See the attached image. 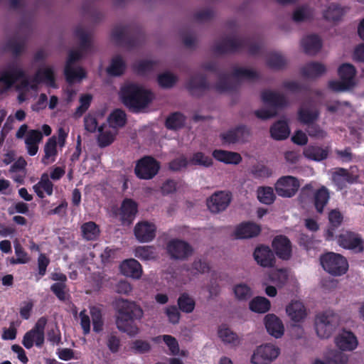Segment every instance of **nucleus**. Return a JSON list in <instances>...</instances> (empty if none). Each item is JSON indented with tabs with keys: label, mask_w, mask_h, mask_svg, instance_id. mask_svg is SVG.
Here are the masks:
<instances>
[{
	"label": "nucleus",
	"mask_w": 364,
	"mask_h": 364,
	"mask_svg": "<svg viewBox=\"0 0 364 364\" xmlns=\"http://www.w3.org/2000/svg\"><path fill=\"white\" fill-rule=\"evenodd\" d=\"M320 263L327 273L334 277L345 274L349 267L348 260L344 256L333 252L321 255Z\"/></svg>",
	"instance_id": "nucleus-4"
},
{
	"label": "nucleus",
	"mask_w": 364,
	"mask_h": 364,
	"mask_svg": "<svg viewBox=\"0 0 364 364\" xmlns=\"http://www.w3.org/2000/svg\"><path fill=\"white\" fill-rule=\"evenodd\" d=\"M151 344L149 341L136 339L130 343V350L135 354H144L151 350Z\"/></svg>",
	"instance_id": "nucleus-56"
},
{
	"label": "nucleus",
	"mask_w": 364,
	"mask_h": 364,
	"mask_svg": "<svg viewBox=\"0 0 364 364\" xmlns=\"http://www.w3.org/2000/svg\"><path fill=\"white\" fill-rule=\"evenodd\" d=\"M177 304L179 310L186 314L193 312L196 306L194 299L187 293H183L179 296Z\"/></svg>",
	"instance_id": "nucleus-48"
},
{
	"label": "nucleus",
	"mask_w": 364,
	"mask_h": 364,
	"mask_svg": "<svg viewBox=\"0 0 364 364\" xmlns=\"http://www.w3.org/2000/svg\"><path fill=\"white\" fill-rule=\"evenodd\" d=\"M231 199V193L218 191L213 193L207 200V206L210 212L213 213H218L225 210L228 208Z\"/></svg>",
	"instance_id": "nucleus-17"
},
{
	"label": "nucleus",
	"mask_w": 364,
	"mask_h": 364,
	"mask_svg": "<svg viewBox=\"0 0 364 364\" xmlns=\"http://www.w3.org/2000/svg\"><path fill=\"white\" fill-rule=\"evenodd\" d=\"M43 134L41 131L37 129L31 130L26 139L25 144L26 146L28 154L30 156H35L38 151V144L42 140Z\"/></svg>",
	"instance_id": "nucleus-34"
},
{
	"label": "nucleus",
	"mask_w": 364,
	"mask_h": 364,
	"mask_svg": "<svg viewBox=\"0 0 364 364\" xmlns=\"http://www.w3.org/2000/svg\"><path fill=\"white\" fill-rule=\"evenodd\" d=\"M188 165V161L186 156H181L171 160L168 163V168L173 171H180L186 168Z\"/></svg>",
	"instance_id": "nucleus-64"
},
{
	"label": "nucleus",
	"mask_w": 364,
	"mask_h": 364,
	"mask_svg": "<svg viewBox=\"0 0 364 364\" xmlns=\"http://www.w3.org/2000/svg\"><path fill=\"white\" fill-rule=\"evenodd\" d=\"M260 48L259 43L252 42L248 38L225 37L213 46V50L216 54H225L247 49L250 55H255L259 53Z\"/></svg>",
	"instance_id": "nucleus-3"
},
{
	"label": "nucleus",
	"mask_w": 364,
	"mask_h": 364,
	"mask_svg": "<svg viewBox=\"0 0 364 364\" xmlns=\"http://www.w3.org/2000/svg\"><path fill=\"white\" fill-rule=\"evenodd\" d=\"M337 242L340 247L354 253H360L364 250V240L360 234L355 232L346 231L341 233L337 237Z\"/></svg>",
	"instance_id": "nucleus-12"
},
{
	"label": "nucleus",
	"mask_w": 364,
	"mask_h": 364,
	"mask_svg": "<svg viewBox=\"0 0 364 364\" xmlns=\"http://www.w3.org/2000/svg\"><path fill=\"white\" fill-rule=\"evenodd\" d=\"M212 155L217 161L223 162L226 164L237 165L242 160V156L239 153L222 149L214 150Z\"/></svg>",
	"instance_id": "nucleus-31"
},
{
	"label": "nucleus",
	"mask_w": 364,
	"mask_h": 364,
	"mask_svg": "<svg viewBox=\"0 0 364 364\" xmlns=\"http://www.w3.org/2000/svg\"><path fill=\"white\" fill-rule=\"evenodd\" d=\"M160 169V164L154 157L145 156L137 161L134 173L139 179H152Z\"/></svg>",
	"instance_id": "nucleus-10"
},
{
	"label": "nucleus",
	"mask_w": 364,
	"mask_h": 364,
	"mask_svg": "<svg viewBox=\"0 0 364 364\" xmlns=\"http://www.w3.org/2000/svg\"><path fill=\"white\" fill-rule=\"evenodd\" d=\"M80 229L82 237L87 241L95 240L100 235V228L95 222H86Z\"/></svg>",
	"instance_id": "nucleus-43"
},
{
	"label": "nucleus",
	"mask_w": 364,
	"mask_h": 364,
	"mask_svg": "<svg viewBox=\"0 0 364 364\" xmlns=\"http://www.w3.org/2000/svg\"><path fill=\"white\" fill-rule=\"evenodd\" d=\"M257 198L258 200L264 204L270 205L275 200V194L272 188L259 187L257 190Z\"/></svg>",
	"instance_id": "nucleus-50"
},
{
	"label": "nucleus",
	"mask_w": 364,
	"mask_h": 364,
	"mask_svg": "<svg viewBox=\"0 0 364 364\" xmlns=\"http://www.w3.org/2000/svg\"><path fill=\"white\" fill-rule=\"evenodd\" d=\"M299 188L298 179L291 176L281 177L275 183V191L278 196L285 198L294 196Z\"/></svg>",
	"instance_id": "nucleus-16"
},
{
	"label": "nucleus",
	"mask_w": 364,
	"mask_h": 364,
	"mask_svg": "<svg viewBox=\"0 0 364 364\" xmlns=\"http://www.w3.org/2000/svg\"><path fill=\"white\" fill-rule=\"evenodd\" d=\"M280 350L274 345L267 343L257 348L251 357L253 364H269L279 355Z\"/></svg>",
	"instance_id": "nucleus-14"
},
{
	"label": "nucleus",
	"mask_w": 364,
	"mask_h": 364,
	"mask_svg": "<svg viewBox=\"0 0 364 364\" xmlns=\"http://www.w3.org/2000/svg\"><path fill=\"white\" fill-rule=\"evenodd\" d=\"M286 63V59L282 55L277 53H269L267 58V66L272 69H282Z\"/></svg>",
	"instance_id": "nucleus-53"
},
{
	"label": "nucleus",
	"mask_w": 364,
	"mask_h": 364,
	"mask_svg": "<svg viewBox=\"0 0 364 364\" xmlns=\"http://www.w3.org/2000/svg\"><path fill=\"white\" fill-rule=\"evenodd\" d=\"M210 87L206 76L200 73L191 76L186 83L187 90L192 95L196 97L202 96Z\"/></svg>",
	"instance_id": "nucleus-18"
},
{
	"label": "nucleus",
	"mask_w": 364,
	"mask_h": 364,
	"mask_svg": "<svg viewBox=\"0 0 364 364\" xmlns=\"http://www.w3.org/2000/svg\"><path fill=\"white\" fill-rule=\"evenodd\" d=\"M290 134L289 125L286 121L279 120L270 128L271 136L276 140H283L288 138Z\"/></svg>",
	"instance_id": "nucleus-38"
},
{
	"label": "nucleus",
	"mask_w": 364,
	"mask_h": 364,
	"mask_svg": "<svg viewBox=\"0 0 364 364\" xmlns=\"http://www.w3.org/2000/svg\"><path fill=\"white\" fill-rule=\"evenodd\" d=\"M38 273L36 275V281L46 275L47 267L50 264V259L44 253H41L38 257Z\"/></svg>",
	"instance_id": "nucleus-61"
},
{
	"label": "nucleus",
	"mask_w": 364,
	"mask_h": 364,
	"mask_svg": "<svg viewBox=\"0 0 364 364\" xmlns=\"http://www.w3.org/2000/svg\"><path fill=\"white\" fill-rule=\"evenodd\" d=\"M286 311L291 319L295 322L302 321L306 316L304 305L299 301L290 303L287 306Z\"/></svg>",
	"instance_id": "nucleus-37"
},
{
	"label": "nucleus",
	"mask_w": 364,
	"mask_h": 364,
	"mask_svg": "<svg viewBox=\"0 0 364 364\" xmlns=\"http://www.w3.org/2000/svg\"><path fill=\"white\" fill-rule=\"evenodd\" d=\"M127 65L120 55L112 58L110 65L107 68V73L110 76L119 77L124 74Z\"/></svg>",
	"instance_id": "nucleus-42"
},
{
	"label": "nucleus",
	"mask_w": 364,
	"mask_h": 364,
	"mask_svg": "<svg viewBox=\"0 0 364 364\" xmlns=\"http://www.w3.org/2000/svg\"><path fill=\"white\" fill-rule=\"evenodd\" d=\"M21 80V86L23 88L30 87L31 90H36L38 85L43 82L50 87H56L54 70L51 67L38 69L31 78V82L26 75L25 77Z\"/></svg>",
	"instance_id": "nucleus-9"
},
{
	"label": "nucleus",
	"mask_w": 364,
	"mask_h": 364,
	"mask_svg": "<svg viewBox=\"0 0 364 364\" xmlns=\"http://www.w3.org/2000/svg\"><path fill=\"white\" fill-rule=\"evenodd\" d=\"M218 334L219 338L227 343H235L238 339L237 335L225 324L219 327Z\"/></svg>",
	"instance_id": "nucleus-52"
},
{
	"label": "nucleus",
	"mask_w": 364,
	"mask_h": 364,
	"mask_svg": "<svg viewBox=\"0 0 364 364\" xmlns=\"http://www.w3.org/2000/svg\"><path fill=\"white\" fill-rule=\"evenodd\" d=\"M272 247L278 257L289 259L291 255V243L285 235H277L272 241Z\"/></svg>",
	"instance_id": "nucleus-23"
},
{
	"label": "nucleus",
	"mask_w": 364,
	"mask_h": 364,
	"mask_svg": "<svg viewBox=\"0 0 364 364\" xmlns=\"http://www.w3.org/2000/svg\"><path fill=\"white\" fill-rule=\"evenodd\" d=\"M319 115L320 112L316 107H308L304 105L298 110V119L306 125L316 122Z\"/></svg>",
	"instance_id": "nucleus-32"
},
{
	"label": "nucleus",
	"mask_w": 364,
	"mask_h": 364,
	"mask_svg": "<svg viewBox=\"0 0 364 364\" xmlns=\"http://www.w3.org/2000/svg\"><path fill=\"white\" fill-rule=\"evenodd\" d=\"M64 74L69 84H73L75 81L80 82L86 77V72L82 68L78 67L75 69L70 65H65Z\"/></svg>",
	"instance_id": "nucleus-44"
},
{
	"label": "nucleus",
	"mask_w": 364,
	"mask_h": 364,
	"mask_svg": "<svg viewBox=\"0 0 364 364\" xmlns=\"http://www.w3.org/2000/svg\"><path fill=\"white\" fill-rule=\"evenodd\" d=\"M301 44L305 53L314 55L321 49L322 41L318 35L311 34L304 37Z\"/></svg>",
	"instance_id": "nucleus-30"
},
{
	"label": "nucleus",
	"mask_w": 364,
	"mask_h": 364,
	"mask_svg": "<svg viewBox=\"0 0 364 364\" xmlns=\"http://www.w3.org/2000/svg\"><path fill=\"white\" fill-rule=\"evenodd\" d=\"M159 85L164 88L172 87L177 81V77L173 74L166 72L159 75L158 78Z\"/></svg>",
	"instance_id": "nucleus-58"
},
{
	"label": "nucleus",
	"mask_w": 364,
	"mask_h": 364,
	"mask_svg": "<svg viewBox=\"0 0 364 364\" xmlns=\"http://www.w3.org/2000/svg\"><path fill=\"white\" fill-rule=\"evenodd\" d=\"M261 232L259 225L253 222H245L240 224L235 230L237 239H247L257 236Z\"/></svg>",
	"instance_id": "nucleus-25"
},
{
	"label": "nucleus",
	"mask_w": 364,
	"mask_h": 364,
	"mask_svg": "<svg viewBox=\"0 0 364 364\" xmlns=\"http://www.w3.org/2000/svg\"><path fill=\"white\" fill-rule=\"evenodd\" d=\"M107 121L113 128L122 127L127 123V114L124 111L115 109L109 114Z\"/></svg>",
	"instance_id": "nucleus-45"
},
{
	"label": "nucleus",
	"mask_w": 364,
	"mask_h": 364,
	"mask_svg": "<svg viewBox=\"0 0 364 364\" xmlns=\"http://www.w3.org/2000/svg\"><path fill=\"white\" fill-rule=\"evenodd\" d=\"M26 77V72L15 64H9L8 70L1 73L0 82H3L7 87H11L17 81Z\"/></svg>",
	"instance_id": "nucleus-22"
},
{
	"label": "nucleus",
	"mask_w": 364,
	"mask_h": 364,
	"mask_svg": "<svg viewBox=\"0 0 364 364\" xmlns=\"http://www.w3.org/2000/svg\"><path fill=\"white\" fill-rule=\"evenodd\" d=\"M186 116L180 112L171 113L166 119L165 127L169 130L182 129L186 123Z\"/></svg>",
	"instance_id": "nucleus-41"
},
{
	"label": "nucleus",
	"mask_w": 364,
	"mask_h": 364,
	"mask_svg": "<svg viewBox=\"0 0 364 364\" xmlns=\"http://www.w3.org/2000/svg\"><path fill=\"white\" fill-rule=\"evenodd\" d=\"M343 14L344 10L342 7L338 4H331L323 11V16L327 21L336 22L339 21Z\"/></svg>",
	"instance_id": "nucleus-47"
},
{
	"label": "nucleus",
	"mask_w": 364,
	"mask_h": 364,
	"mask_svg": "<svg viewBox=\"0 0 364 364\" xmlns=\"http://www.w3.org/2000/svg\"><path fill=\"white\" fill-rule=\"evenodd\" d=\"M102 130V127L98 128L100 134L97 137V141L99 146L101 148L110 145L114 139V136L111 132H103Z\"/></svg>",
	"instance_id": "nucleus-62"
},
{
	"label": "nucleus",
	"mask_w": 364,
	"mask_h": 364,
	"mask_svg": "<svg viewBox=\"0 0 364 364\" xmlns=\"http://www.w3.org/2000/svg\"><path fill=\"white\" fill-rule=\"evenodd\" d=\"M166 252L171 259L183 261L193 252L192 246L181 239H172L166 244Z\"/></svg>",
	"instance_id": "nucleus-11"
},
{
	"label": "nucleus",
	"mask_w": 364,
	"mask_h": 364,
	"mask_svg": "<svg viewBox=\"0 0 364 364\" xmlns=\"http://www.w3.org/2000/svg\"><path fill=\"white\" fill-rule=\"evenodd\" d=\"M339 324V317L333 311H326L316 315V331L318 337L328 338Z\"/></svg>",
	"instance_id": "nucleus-7"
},
{
	"label": "nucleus",
	"mask_w": 364,
	"mask_h": 364,
	"mask_svg": "<svg viewBox=\"0 0 364 364\" xmlns=\"http://www.w3.org/2000/svg\"><path fill=\"white\" fill-rule=\"evenodd\" d=\"M156 225L148 221L139 222L134 228V236L140 242L152 241L156 237Z\"/></svg>",
	"instance_id": "nucleus-19"
},
{
	"label": "nucleus",
	"mask_w": 364,
	"mask_h": 364,
	"mask_svg": "<svg viewBox=\"0 0 364 364\" xmlns=\"http://www.w3.org/2000/svg\"><path fill=\"white\" fill-rule=\"evenodd\" d=\"M239 87V83L230 80L228 74L219 73L218 81L215 85V89L219 92L235 91Z\"/></svg>",
	"instance_id": "nucleus-39"
},
{
	"label": "nucleus",
	"mask_w": 364,
	"mask_h": 364,
	"mask_svg": "<svg viewBox=\"0 0 364 364\" xmlns=\"http://www.w3.org/2000/svg\"><path fill=\"white\" fill-rule=\"evenodd\" d=\"M113 306L117 312V328L129 336L138 333L139 328L135 321L142 318V309L136 302L122 298L116 299L113 302Z\"/></svg>",
	"instance_id": "nucleus-1"
},
{
	"label": "nucleus",
	"mask_w": 364,
	"mask_h": 364,
	"mask_svg": "<svg viewBox=\"0 0 364 364\" xmlns=\"http://www.w3.org/2000/svg\"><path fill=\"white\" fill-rule=\"evenodd\" d=\"M119 219L123 225H130L138 212V204L131 198L123 200L119 208Z\"/></svg>",
	"instance_id": "nucleus-20"
},
{
	"label": "nucleus",
	"mask_w": 364,
	"mask_h": 364,
	"mask_svg": "<svg viewBox=\"0 0 364 364\" xmlns=\"http://www.w3.org/2000/svg\"><path fill=\"white\" fill-rule=\"evenodd\" d=\"M253 256L257 264L263 267H272L274 265V254L268 246L257 247Z\"/></svg>",
	"instance_id": "nucleus-24"
},
{
	"label": "nucleus",
	"mask_w": 364,
	"mask_h": 364,
	"mask_svg": "<svg viewBox=\"0 0 364 364\" xmlns=\"http://www.w3.org/2000/svg\"><path fill=\"white\" fill-rule=\"evenodd\" d=\"M232 76L237 80H254L259 77L258 73L251 69L235 67L232 72Z\"/></svg>",
	"instance_id": "nucleus-49"
},
{
	"label": "nucleus",
	"mask_w": 364,
	"mask_h": 364,
	"mask_svg": "<svg viewBox=\"0 0 364 364\" xmlns=\"http://www.w3.org/2000/svg\"><path fill=\"white\" fill-rule=\"evenodd\" d=\"M190 162L193 165H199L205 167H210L213 165V159L200 151L194 153Z\"/></svg>",
	"instance_id": "nucleus-59"
},
{
	"label": "nucleus",
	"mask_w": 364,
	"mask_h": 364,
	"mask_svg": "<svg viewBox=\"0 0 364 364\" xmlns=\"http://www.w3.org/2000/svg\"><path fill=\"white\" fill-rule=\"evenodd\" d=\"M333 181L335 184L340 188H343L346 183H356L359 178L358 174L351 167L350 170L338 168L333 174Z\"/></svg>",
	"instance_id": "nucleus-21"
},
{
	"label": "nucleus",
	"mask_w": 364,
	"mask_h": 364,
	"mask_svg": "<svg viewBox=\"0 0 364 364\" xmlns=\"http://www.w3.org/2000/svg\"><path fill=\"white\" fill-rule=\"evenodd\" d=\"M90 315L92 321L93 331L100 333L103 329L104 321L101 310L95 306L90 309Z\"/></svg>",
	"instance_id": "nucleus-54"
},
{
	"label": "nucleus",
	"mask_w": 364,
	"mask_h": 364,
	"mask_svg": "<svg viewBox=\"0 0 364 364\" xmlns=\"http://www.w3.org/2000/svg\"><path fill=\"white\" fill-rule=\"evenodd\" d=\"M269 277L277 286H283L288 280V273L286 269H279L272 271Z\"/></svg>",
	"instance_id": "nucleus-57"
},
{
	"label": "nucleus",
	"mask_w": 364,
	"mask_h": 364,
	"mask_svg": "<svg viewBox=\"0 0 364 364\" xmlns=\"http://www.w3.org/2000/svg\"><path fill=\"white\" fill-rule=\"evenodd\" d=\"M122 103L133 112H138L151 102V92L142 86L129 83L121 88Z\"/></svg>",
	"instance_id": "nucleus-2"
},
{
	"label": "nucleus",
	"mask_w": 364,
	"mask_h": 364,
	"mask_svg": "<svg viewBox=\"0 0 364 364\" xmlns=\"http://www.w3.org/2000/svg\"><path fill=\"white\" fill-rule=\"evenodd\" d=\"M250 134L247 127L240 124L220 133L219 136L223 146H230L245 142Z\"/></svg>",
	"instance_id": "nucleus-13"
},
{
	"label": "nucleus",
	"mask_w": 364,
	"mask_h": 364,
	"mask_svg": "<svg viewBox=\"0 0 364 364\" xmlns=\"http://www.w3.org/2000/svg\"><path fill=\"white\" fill-rule=\"evenodd\" d=\"M47 322L46 317L39 318L34 326L24 334L22 344L26 348L30 349L34 344L38 348L43 346L45 341V328Z\"/></svg>",
	"instance_id": "nucleus-8"
},
{
	"label": "nucleus",
	"mask_w": 364,
	"mask_h": 364,
	"mask_svg": "<svg viewBox=\"0 0 364 364\" xmlns=\"http://www.w3.org/2000/svg\"><path fill=\"white\" fill-rule=\"evenodd\" d=\"M326 70V67L322 63L311 62L301 68V74L306 78H316L325 73Z\"/></svg>",
	"instance_id": "nucleus-36"
},
{
	"label": "nucleus",
	"mask_w": 364,
	"mask_h": 364,
	"mask_svg": "<svg viewBox=\"0 0 364 364\" xmlns=\"http://www.w3.org/2000/svg\"><path fill=\"white\" fill-rule=\"evenodd\" d=\"M120 270L122 274L134 279H139L142 274L141 265L135 259L123 261L120 264Z\"/></svg>",
	"instance_id": "nucleus-27"
},
{
	"label": "nucleus",
	"mask_w": 364,
	"mask_h": 364,
	"mask_svg": "<svg viewBox=\"0 0 364 364\" xmlns=\"http://www.w3.org/2000/svg\"><path fill=\"white\" fill-rule=\"evenodd\" d=\"M135 256L141 260H151L156 257L153 246H139L135 249Z\"/></svg>",
	"instance_id": "nucleus-55"
},
{
	"label": "nucleus",
	"mask_w": 364,
	"mask_h": 364,
	"mask_svg": "<svg viewBox=\"0 0 364 364\" xmlns=\"http://www.w3.org/2000/svg\"><path fill=\"white\" fill-rule=\"evenodd\" d=\"M341 80H330L328 87L334 92H344L353 88L355 85L356 70L350 63H343L338 69Z\"/></svg>",
	"instance_id": "nucleus-5"
},
{
	"label": "nucleus",
	"mask_w": 364,
	"mask_h": 364,
	"mask_svg": "<svg viewBox=\"0 0 364 364\" xmlns=\"http://www.w3.org/2000/svg\"><path fill=\"white\" fill-rule=\"evenodd\" d=\"M58 155L57 141L55 136L48 139L44 146V156L41 159V163L45 166L53 163Z\"/></svg>",
	"instance_id": "nucleus-33"
},
{
	"label": "nucleus",
	"mask_w": 364,
	"mask_h": 364,
	"mask_svg": "<svg viewBox=\"0 0 364 364\" xmlns=\"http://www.w3.org/2000/svg\"><path fill=\"white\" fill-rule=\"evenodd\" d=\"M192 274H204L210 270L209 264L201 259H195L191 264V267L187 269Z\"/></svg>",
	"instance_id": "nucleus-60"
},
{
	"label": "nucleus",
	"mask_w": 364,
	"mask_h": 364,
	"mask_svg": "<svg viewBox=\"0 0 364 364\" xmlns=\"http://www.w3.org/2000/svg\"><path fill=\"white\" fill-rule=\"evenodd\" d=\"M33 188L40 198H43L45 195L42 189L45 191L48 196H51L53 191V184L49 180L48 174L43 173L40 181L33 186Z\"/></svg>",
	"instance_id": "nucleus-40"
},
{
	"label": "nucleus",
	"mask_w": 364,
	"mask_h": 364,
	"mask_svg": "<svg viewBox=\"0 0 364 364\" xmlns=\"http://www.w3.org/2000/svg\"><path fill=\"white\" fill-rule=\"evenodd\" d=\"M312 193L314 194L313 202L314 207L317 213H322L324 207L327 205L330 199L329 191L326 187L323 186L314 192V188L311 183L306 184L301 188V193L303 195L309 196Z\"/></svg>",
	"instance_id": "nucleus-15"
},
{
	"label": "nucleus",
	"mask_w": 364,
	"mask_h": 364,
	"mask_svg": "<svg viewBox=\"0 0 364 364\" xmlns=\"http://www.w3.org/2000/svg\"><path fill=\"white\" fill-rule=\"evenodd\" d=\"M335 343L341 350H353L358 346L355 336L352 332L346 331L336 338Z\"/></svg>",
	"instance_id": "nucleus-28"
},
{
	"label": "nucleus",
	"mask_w": 364,
	"mask_h": 364,
	"mask_svg": "<svg viewBox=\"0 0 364 364\" xmlns=\"http://www.w3.org/2000/svg\"><path fill=\"white\" fill-rule=\"evenodd\" d=\"M306 132L310 137L316 139H323L326 136V132L321 127L312 122L306 125Z\"/></svg>",
	"instance_id": "nucleus-63"
},
{
	"label": "nucleus",
	"mask_w": 364,
	"mask_h": 364,
	"mask_svg": "<svg viewBox=\"0 0 364 364\" xmlns=\"http://www.w3.org/2000/svg\"><path fill=\"white\" fill-rule=\"evenodd\" d=\"M261 98L264 104L277 108H283L288 105L287 99L284 95L268 90L262 92Z\"/></svg>",
	"instance_id": "nucleus-26"
},
{
	"label": "nucleus",
	"mask_w": 364,
	"mask_h": 364,
	"mask_svg": "<svg viewBox=\"0 0 364 364\" xmlns=\"http://www.w3.org/2000/svg\"><path fill=\"white\" fill-rule=\"evenodd\" d=\"M233 291L236 299L240 301H247L252 296L251 288L244 283L236 284L233 288Z\"/></svg>",
	"instance_id": "nucleus-51"
},
{
	"label": "nucleus",
	"mask_w": 364,
	"mask_h": 364,
	"mask_svg": "<svg viewBox=\"0 0 364 364\" xmlns=\"http://www.w3.org/2000/svg\"><path fill=\"white\" fill-rule=\"evenodd\" d=\"M264 325L267 332L279 338L284 334V326L281 320L274 314H267L264 317Z\"/></svg>",
	"instance_id": "nucleus-29"
},
{
	"label": "nucleus",
	"mask_w": 364,
	"mask_h": 364,
	"mask_svg": "<svg viewBox=\"0 0 364 364\" xmlns=\"http://www.w3.org/2000/svg\"><path fill=\"white\" fill-rule=\"evenodd\" d=\"M141 35L140 29L131 25L115 26L111 33L112 40L117 44L125 45L129 48L138 46Z\"/></svg>",
	"instance_id": "nucleus-6"
},
{
	"label": "nucleus",
	"mask_w": 364,
	"mask_h": 364,
	"mask_svg": "<svg viewBox=\"0 0 364 364\" xmlns=\"http://www.w3.org/2000/svg\"><path fill=\"white\" fill-rule=\"evenodd\" d=\"M270 301L265 297L257 296L249 304L250 309L256 313L264 314L270 309Z\"/></svg>",
	"instance_id": "nucleus-46"
},
{
	"label": "nucleus",
	"mask_w": 364,
	"mask_h": 364,
	"mask_svg": "<svg viewBox=\"0 0 364 364\" xmlns=\"http://www.w3.org/2000/svg\"><path fill=\"white\" fill-rule=\"evenodd\" d=\"M329 153L328 147L322 148L318 146L309 145L304 150V156L310 160L321 161L326 159Z\"/></svg>",
	"instance_id": "nucleus-35"
}]
</instances>
